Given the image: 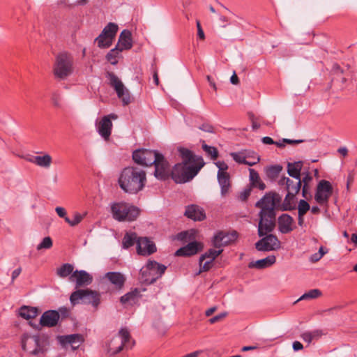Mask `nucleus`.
Here are the masks:
<instances>
[{
	"instance_id": "nucleus-52",
	"label": "nucleus",
	"mask_w": 357,
	"mask_h": 357,
	"mask_svg": "<svg viewBox=\"0 0 357 357\" xmlns=\"http://www.w3.org/2000/svg\"><path fill=\"white\" fill-rule=\"evenodd\" d=\"M212 263H213V261H211V259H207L206 261H205L204 262L203 261L202 264L199 263V266H200L199 273L202 271H208L211 268Z\"/></svg>"
},
{
	"instance_id": "nucleus-62",
	"label": "nucleus",
	"mask_w": 357,
	"mask_h": 357,
	"mask_svg": "<svg viewBox=\"0 0 357 357\" xmlns=\"http://www.w3.org/2000/svg\"><path fill=\"white\" fill-rule=\"evenodd\" d=\"M22 271V268H16L15 270H14L12 273V282H13V281L15 280V278H17L19 275L20 274Z\"/></svg>"
},
{
	"instance_id": "nucleus-56",
	"label": "nucleus",
	"mask_w": 357,
	"mask_h": 357,
	"mask_svg": "<svg viewBox=\"0 0 357 357\" xmlns=\"http://www.w3.org/2000/svg\"><path fill=\"white\" fill-rule=\"evenodd\" d=\"M199 128L204 132H213V127L208 123H203Z\"/></svg>"
},
{
	"instance_id": "nucleus-17",
	"label": "nucleus",
	"mask_w": 357,
	"mask_h": 357,
	"mask_svg": "<svg viewBox=\"0 0 357 357\" xmlns=\"http://www.w3.org/2000/svg\"><path fill=\"white\" fill-rule=\"evenodd\" d=\"M70 280L75 281L76 287H82L89 285L92 282L93 278L91 275L85 271H75L70 276Z\"/></svg>"
},
{
	"instance_id": "nucleus-54",
	"label": "nucleus",
	"mask_w": 357,
	"mask_h": 357,
	"mask_svg": "<svg viewBox=\"0 0 357 357\" xmlns=\"http://www.w3.org/2000/svg\"><path fill=\"white\" fill-rule=\"evenodd\" d=\"M227 312H222L218 315H215V317L211 318L209 319V322L210 324H215L219 321H220L221 319H222L223 318H225L226 316H227Z\"/></svg>"
},
{
	"instance_id": "nucleus-64",
	"label": "nucleus",
	"mask_w": 357,
	"mask_h": 357,
	"mask_svg": "<svg viewBox=\"0 0 357 357\" xmlns=\"http://www.w3.org/2000/svg\"><path fill=\"white\" fill-rule=\"evenodd\" d=\"M321 256L318 253H314L310 257V261L312 262H317L321 259Z\"/></svg>"
},
{
	"instance_id": "nucleus-50",
	"label": "nucleus",
	"mask_w": 357,
	"mask_h": 357,
	"mask_svg": "<svg viewBox=\"0 0 357 357\" xmlns=\"http://www.w3.org/2000/svg\"><path fill=\"white\" fill-rule=\"evenodd\" d=\"M52 246V240L50 237H45L42 242L37 245V250L50 249Z\"/></svg>"
},
{
	"instance_id": "nucleus-2",
	"label": "nucleus",
	"mask_w": 357,
	"mask_h": 357,
	"mask_svg": "<svg viewBox=\"0 0 357 357\" xmlns=\"http://www.w3.org/2000/svg\"><path fill=\"white\" fill-rule=\"evenodd\" d=\"M21 342L23 350L33 356H43L47 350L48 340L45 336L24 334Z\"/></svg>"
},
{
	"instance_id": "nucleus-48",
	"label": "nucleus",
	"mask_w": 357,
	"mask_h": 357,
	"mask_svg": "<svg viewBox=\"0 0 357 357\" xmlns=\"http://www.w3.org/2000/svg\"><path fill=\"white\" fill-rule=\"evenodd\" d=\"M202 149L213 160L218 158V152L216 148L204 144L202 145Z\"/></svg>"
},
{
	"instance_id": "nucleus-26",
	"label": "nucleus",
	"mask_w": 357,
	"mask_h": 357,
	"mask_svg": "<svg viewBox=\"0 0 357 357\" xmlns=\"http://www.w3.org/2000/svg\"><path fill=\"white\" fill-rule=\"evenodd\" d=\"M116 47L120 50H130L132 47L131 32L124 29L119 36V41Z\"/></svg>"
},
{
	"instance_id": "nucleus-18",
	"label": "nucleus",
	"mask_w": 357,
	"mask_h": 357,
	"mask_svg": "<svg viewBox=\"0 0 357 357\" xmlns=\"http://www.w3.org/2000/svg\"><path fill=\"white\" fill-rule=\"evenodd\" d=\"M278 229L282 234H288L294 230V219L293 218L284 213L279 216L278 220Z\"/></svg>"
},
{
	"instance_id": "nucleus-60",
	"label": "nucleus",
	"mask_w": 357,
	"mask_h": 357,
	"mask_svg": "<svg viewBox=\"0 0 357 357\" xmlns=\"http://www.w3.org/2000/svg\"><path fill=\"white\" fill-rule=\"evenodd\" d=\"M312 179V176L309 173H306L304 174L303 178L301 179V183L303 182L304 183L303 185H308Z\"/></svg>"
},
{
	"instance_id": "nucleus-39",
	"label": "nucleus",
	"mask_w": 357,
	"mask_h": 357,
	"mask_svg": "<svg viewBox=\"0 0 357 357\" xmlns=\"http://www.w3.org/2000/svg\"><path fill=\"white\" fill-rule=\"evenodd\" d=\"M222 252V249L214 250L210 249L205 254L202 255L199 257V263L202 264L206 259H211V261H213L215 259L220 255Z\"/></svg>"
},
{
	"instance_id": "nucleus-3",
	"label": "nucleus",
	"mask_w": 357,
	"mask_h": 357,
	"mask_svg": "<svg viewBox=\"0 0 357 357\" xmlns=\"http://www.w3.org/2000/svg\"><path fill=\"white\" fill-rule=\"evenodd\" d=\"M203 166L204 163H177L172 169L171 177L176 183H185L192 180Z\"/></svg>"
},
{
	"instance_id": "nucleus-12",
	"label": "nucleus",
	"mask_w": 357,
	"mask_h": 357,
	"mask_svg": "<svg viewBox=\"0 0 357 357\" xmlns=\"http://www.w3.org/2000/svg\"><path fill=\"white\" fill-rule=\"evenodd\" d=\"M280 247L281 243L278 237L271 234H266L255 243L256 249L261 252L277 250L280 249Z\"/></svg>"
},
{
	"instance_id": "nucleus-24",
	"label": "nucleus",
	"mask_w": 357,
	"mask_h": 357,
	"mask_svg": "<svg viewBox=\"0 0 357 357\" xmlns=\"http://www.w3.org/2000/svg\"><path fill=\"white\" fill-rule=\"evenodd\" d=\"M112 122L108 116H103L102 120L97 125V130L99 135L105 139H108L111 135Z\"/></svg>"
},
{
	"instance_id": "nucleus-31",
	"label": "nucleus",
	"mask_w": 357,
	"mask_h": 357,
	"mask_svg": "<svg viewBox=\"0 0 357 357\" xmlns=\"http://www.w3.org/2000/svg\"><path fill=\"white\" fill-rule=\"evenodd\" d=\"M218 183L221 188V195L222 196L226 195V194L229 192L230 188V176L229 174L227 173L218 172L217 174Z\"/></svg>"
},
{
	"instance_id": "nucleus-44",
	"label": "nucleus",
	"mask_w": 357,
	"mask_h": 357,
	"mask_svg": "<svg viewBox=\"0 0 357 357\" xmlns=\"http://www.w3.org/2000/svg\"><path fill=\"white\" fill-rule=\"evenodd\" d=\"M121 52L119 48L118 49L115 47L107 54L106 59L110 62L112 65H116L118 63L117 58Z\"/></svg>"
},
{
	"instance_id": "nucleus-37",
	"label": "nucleus",
	"mask_w": 357,
	"mask_h": 357,
	"mask_svg": "<svg viewBox=\"0 0 357 357\" xmlns=\"http://www.w3.org/2000/svg\"><path fill=\"white\" fill-rule=\"evenodd\" d=\"M138 238H139L137 237L135 232H126L122 241L123 248L128 249L130 247L134 245L135 243L137 244Z\"/></svg>"
},
{
	"instance_id": "nucleus-32",
	"label": "nucleus",
	"mask_w": 357,
	"mask_h": 357,
	"mask_svg": "<svg viewBox=\"0 0 357 357\" xmlns=\"http://www.w3.org/2000/svg\"><path fill=\"white\" fill-rule=\"evenodd\" d=\"M303 162L297 161L289 162L287 165V173L294 179H301V172L303 167Z\"/></svg>"
},
{
	"instance_id": "nucleus-29",
	"label": "nucleus",
	"mask_w": 357,
	"mask_h": 357,
	"mask_svg": "<svg viewBox=\"0 0 357 357\" xmlns=\"http://www.w3.org/2000/svg\"><path fill=\"white\" fill-rule=\"evenodd\" d=\"M83 338L81 335L73 334L61 337V343L64 345L70 344L73 350L76 349L82 342Z\"/></svg>"
},
{
	"instance_id": "nucleus-63",
	"label": "nucleus",
	"mask_w": 357,
	"mask_h": 357,
	"mask_svg": "<svg viewBox=\"0 0 357 357\" xmlns=\"http://www.w3.org/2000/svg\"><path fill=\"white\" fill-rule=\"evenodd\" d=\"M261 140L265 144H274L275 143V141L270 137H264Z\"/></svg>"
},
{
	"instance_id": "nucleus-49",
	"label": "nucleus",
	"mask_w": 357,
	"mask_h": 357,
	"mask_svg": "<svg viewBox=\"0 0 357 357\" xmlns=\"http://www.w3.org/2000/svg\"><path fill=\"white\" fill-rule=\"evenodd\" d=\"M84 215L79 213H76L74 215V218L70 220L69 218H66V222L69 224L71 227L77 225L84 218Z\"/></svg>"
},
{
	"instance_id": "nucleus-22",
	"label": "nucleus",
	"mask_w": 357,
	"mask_h": 357,
	"mask_svg": "<svg viewBox=\"0 0 357 357\" xmlns=\"http://www.w3.org/2000/svg\"><path fill=\"white\" fill-rule=\"evenodd\" d=\"M177 150L179 153L180 157L183 160L182 163H187V164L204 163L202 159H201V158H198L197 155H194L193 153L188 149L180 146V147H178Z\"/></svg>"
},
{
	"instance_id": "nucleus-34",
	"label": "nucleus",
	"mask_w": 357,
	"mask_h": 357,
	"mask_svg": "<svg viewBox=\"0 0 357 357\" xmlns=\"http://www.w3.org/2000/svg\"><path fill=\"white\" fill-rule=\"evenodd\" d=\"M38 314V308L35 307L22 306L19 310V315L26 319L35 318Z\"/></svg>"
},
{
	"instance_id": "nucleus-30",
	"label": "nucleus",
	"mask_w": 357,
	"mask_h": 357,
	"mask_svg": "<svg viewBox=\"0 0 357 357\" xmlns=\"http://www.w3.org/2000/svg\"><path fill=\"white\" fill-rule=\"evenodd\" d=\"M28 161L43 168H49L52 164V158L49 154L43 155L31 156Z\"/></svg>"
},
{
	"instance_id": "nucleus-33",
	"label": "nucleus",
	"mask_w": 357,
	"mask_h": 357,
	"mask_svg": "<svg viewBox=\"0 0 357 357\" xmlns=\"http://www.w3.org/2000/svg\"><path fill=\"white\" fill-rule=\"evenodd\" d=\"M229 236L224 232L218 233L213 239V245L218 249H222L229 242Z\"/></svg>"
},
{
	"instance_id": "nucleus-27",
	"label": "nucleus",
	"mask_w": 357,
	"mask_h": 357,
	"mask_svg": "<svg viewBox=\"0 0 357 357\" xmlns=\"http://www.w3.org/2000/svg\"><path fill=\"white\" fill-rule=\"evenodd\" d=\"M276 261L275 255H269L264 259H259L255 261H251L248 264L250 268L263 269L269 267L274 264Z\"/></svg>"
},
{
	"instance_id": "nucleus-41",
	"label": "nucleus",
	"mask_w": 357,
	"mask_h": 357,
	"mask_svg": "<svg viewBox=\"0 0 357 357\" xmlns=\"http://www.w3.org/2000/svg\"><path fill=\"white\" fill-rule=\"evenodd\" d=\"M296 195H290L287 193L282 205L283 211H292L296 208V205L294 203V197Z\"/></svg>"
},
{
	"instance_id": "nucleus-51",
	"label": "nucleus",
	"mask_w": 357,
	"mask_h": 357,
	"mask_svg": "<svg viewBox=\"0 0 357 357\" xmlns=\"http://www.w3.org/2000/svg\"><path fill=\"white\" fill-rule=\"evenodd\" d=\"M51 100H52V102L54 107H58V108L61 107V94L59 92H57V91L53 92L52 93Z\"/></svg>"
},
{
	"instance_id": "nucleus-5",
	"label": "nucleus",
	"mask_w": 357,
	"mask_h": 357,
	"mask_svg": "<svg viewBox=\"0 0 357 357\" xmlns=\"http://www.w3.org/2000/svg\"><path fill=\"white\" fill-rule=\"evenodd\" d=\"M167 266L155 261L149 260L146 264L140 269V280L142 282L151 284L162 277Z\"/></svg>"
},
{
	"instance_id": "nucleus-9",
	"label": "nucleus",
	"mask_w": 357,
	"mask_h": 357,
	"mask_svg": "<svg viewBox=\"0 0 357 357\" xmlns=\"http://www.w3.org/2000/svg\"><path fill=\"white\" fill-rule=\"evenodd\" d=\"M106 78L109 81V85L115 90L118 98L122 100L123 105L130 103V96L129 91L121 79L112 72H107Z\"/></svg>"
},
{
	"instance_id": "nucleus-47",
	"label": "nucleus",
	"mask_w": 357,
	"mask_h": 357,
	"mask_svg": "<svg viewBox=\"0 0 357 357\" xmlns=\"http://www.w3.org/2000/svg\"><path fill=\"white\" fill-rule=\"evenodd\" d=\"M310 209V206L304 199H301L298 205V216H304V215Z\"/></svg>"
},
{
	"instance_id": "nucleus-45",
	"label": "nucleus",
	"mask_w": 357,
	"mask_h": 357,
	"mask_svg": "<svg viewBox=\"0 0 357 357\" xmlns=\"http://www.w3.org/2000/svg\"><path fill=\"white\" fill-rule=\"evenodd\" d=\"M282 166L279 165H272L266 169V176L271 179H275L278 176L279 174L282 171Z\"/></svg>"
},
{
	"instance_id": "nucleus-8",
	"label": "nucleus",
	"mask_w": 357,
	"mask_h": 357,
	"mask_svg": "<svg viewBox=\"0 0 357 357\" xmlns=\"http://www.w3.org/2000/svg\"><path fill=\"white\" fill-rule=\"evenodd\" d=\"M70 301L73 305L79 303L91 304L97 307L100 303V294L91 289H79L73 292L70 296Z\"/></svg>"
},
{
	"instance_id": "nucleus-53",
	"label": "nucleus",
	"mask_w": 357,
	"mask_h": 357,
	"mask_svg": "<svg viewBox=\"0 0 357 357\" xmlns=\"http://www.w3.org/2000/svg\"><path fill=\"white\" fill-rule=\"evenodd\" d=\"M215 164L218 168V172L227 173L228 165L224 161H218Z\"/></svg>"
},
{
	"instance_id": "nucleus-38",
	"label": "nucleus",
	"mask_w": 357,
	"mask_h": 357,
	"mask_svg": "<svg viewBox=\"0 0 357 357\" xmlns=\"http://www.w3.org/2000/svg\"><path fill=\"white\" fill-rule=\"evenodd\" d=\"M74 267L72 264H64L56 270V274L60 278H64L68 275H71L73 273Z\"/></svg>"
},
{
	"instance_id": "nucleus-10",
	"label": "nucleus",
	"mask_w": 357,
	"mask_h": 357,
	"mask_svg": "<svg viewBox=\"0 0 357 357\" xmlns=\"http://www.w3.org/2000/svg\"><path fill=\"white\" fill-rule=\"evenodd\" d=\"M259 222L258 225V235L260 237L271 233L275 227V213H259Z\"/></svg>"
},
{
	"instance_id": "nucleus-46",
	"label": "nucleus",
	"mask_w": 357,
	"mask_h": 357,
	"mask_svg": "<svg viewBox=\"0 0 357 357\" xmlns=\"http://www.w3.org/2000/svg\"><path fill=\"white\" fill-rule=\"evenodd\" d=\"M231 155L234 160L239 164H245L248 166L255 165V162H247L246 156L242 153H231Z\"/></svg>"
},
{
	"instance_id": "nucleus-14",
	"label": "nucleus",
	"mask_w": 357,
	"mask_h": 357,
	"mask_svg": "<svg viewBox=\"0 0 357 357\" xmlns=\"http://www.w3.org/2000/svg\"><path fill=\"white\" fill-rule=\"evenodd\" d=\"M333 193V187L326 180H321L317 186L314 195L316 202L319 204H326Z\"/></svg>"
},
{
	"instance_id": "nucleus-19",
	"label": "nucleus",
	"mask_w": 357,
	"mask_h": 357,
	"mask_svg": "<svg viewBox=\"0 0 357 357\" xmlns=\"http://www.w3.org/2000/svg\"><path fill=\"white\" fill-rule=\"evenodd\" d=\"M59 319V314L56 310L45 312L40 317V324L43 326L53 327L56 326Z\"/></svg>"
},
{
	"instance_id": "nucleus-6",
	"label": "nucleus",
	"mask_w": 357,
	"mask_h": 357,
	"mask_svg": "<svg viewBox=\"0 0 357 357\" xmlns=\"http://www.w3.org/2000/svg\"><path fill=\"white\" fill-rule=\"evenodd\" d=\"M113 218L118 221H133L139 214L137 207L125 202H114L111 205Z\"/></svg>"
},
{
	"instance_id": "nucleus-13",
	"label": "nucleus",
	"mask_w": 357,
	"mask_h": 357,
	"mask_svg": "<svg viewBox=\"0 0 357 357\" xmlns=\"http://www.w3.org/2000/svg\"><path fill=\"white\" fill-rule=\"evenodd\" d=\"M153 165L155 166L154 176L158 179L166 180L171 176L170 165L162 154L159 153Z\"/></svg>"
},
{
	"instance_id": "nucleus-23",
	"label": "nucleus",
	"mask_w": 357,
	"mask_h": 357,
	"mask_svg": "<svg viewBox=\"0 0 357 357\" xmlns=\"http://www.w3.org/2000/svg\"><path fill=\"white\" fill-rule=\"evenodd\" d=\"M144 290V289H142V291ZM141 293V289L135 288L130 292H128L125 295L122 296L120 298V301L123 305H133L136 304L142 297Z\"/></svg>"
},
{
	"instance_id": "nucleus-1",
	"label": "nucleus",
	"mask_w": 357,
	"mask_h": 357,
	"mask_svg": "<svg viewBox=\"0 0 357 357\" xmlns=\"http://www.w3.org/2000/svg\"><path fill=\"white\" fill-rule=\"evenodd\" d=\"M146 182V172L135 167H125L121 171L118 180L120 188L129 194H137L142 190Z\"/></svg>"
},
{
	"instance_id": "nucleus-25",
	"label": "nucleus",
	"mask_w": 357,
	"mask_h": 357,
	"mask_svg": "<svg viewBox=\"0 0 357 357\" xmlns=\"http://www.w3.org/2000/svg\"><path fill=\"white\" fill-rule=\"evenodd\" d=\"M185 215L195 221H201L206 218L203 209L194 204L187 206Z\"/></svg>"
},
{
	"instance_id": "nucleus-43",
	"label": "nucleus",
	"mask_w": 357,
	"mask_h": 357,
	"mask_svg": "<svg viewBox=\"0 0 357 357\" xmlns=\"http://www.w3.org/2000/svg\"><path fill=\"white\" fill-rule=\"evenodd\" d=\"M118 31V26L112 22H109L102 31V33L105 34V36L112 38V40L114 38L115 35Z\"/></svg>"
},
{
	"instance_id": "nucleus-15",
	"label": "nucleus",
	"mask_w": 357,
	"mask_h": 357,
	"mask_svg": "<svg viewBox=\"0 0 357 357\" xmlns=\"http://www.w3.org/2000/svg\"><path fill=\"white\" fill-rule=\"evenodd\" d=\"M156 251L155 245L146 237L139 238L137 241V252L142 256H148Z\"/></svg>"
},
{
	"instance_id": "nucleus-21",
	"label": "nucleus",
	"mask_w": 357,
	"mask_h": 357,
	"mask_svg": "<svg viewBox=\"0 0 357 357\" xmlns=\"http://www.w3.org/2000/svg\"><path fill=\"white\" fill-rule=\"evenodd\" d=\"M255 206L261 208L259 213H275V204L273 198L270 195H264L256 203Z\"/></svg>"
},
{
	"instance_id": "nucleus-55",
	"label": "nucleus",
	"mask_w": 357,
	"mask_h": 357,
	"mask_svg": "<svg viewBox=\"0 0 357 357\" xmlns=\"http://www.w3.org/2000/svg\"><path fill=\"white\" fill-rule=\"evenodd\" d=\"M55 211L56 213H57V215L60 217V218H64V220H66V218H68L66 216V211L65 210L64 208L63 207H61V206H57L55 208Z\"/></svg>"
},
{
	"instance_id": "nucleus-61",
	"label": "nucleus",
	"mask_w": 357,
	"mask_h": 357,
	"mask_svg": "<svg viewBox=\"0 0 357 357\" xmlns=\"http://www.w3.org/2000/svg\"><path fill=\"white\" fill-rule=\"evenodd\" d=\"M292 347L293 349L296 351L301 350L303 348V344L298 341L294 342Z\"/></svg>"
},
{
	"instance_id": "nucleus-36",
	"label": "nucleus",
	"mask_w": 357,
	"mask_h": 357,
	"mask_svg": "<svg viewBox=\"0 0 357 357\" xmlns=\"http://www.w3.org/2000/svg\"><path fill=\"white\" fill-rule=\"evenodd\" d=\"M323 335L324 333L321 330L316 329L312 331H305L301 334V337L303 341L310 344L312 340H318Z\"/></svg>"
},
{
	"instance_id": "nucleus-11",
	"label": "nucleus",
	"mask_w": 357,
	"mask_h": 357,
	"mask_svg": "<svg viewBox=\"0 0 357 357\" xmlns=\"http://www.w3.org/2000/svg\"><path fill=\"white\" fill-rule=\"evenodd\" d=\"M160 153L149 149H138L133 152L132 159L135 163L144 166H150L155 162Z\"/></svg>"
},
{
	"instance_id": "nucleus-20",
	"label": "nucleus",
	"mask_w": 357,
	"mask_h": 357,
	"mask_svg": "<svg viewBox=\"0 0 357 357\" xmlns=\"http://www.w3.org/2000/svg\"><path fill=\"white\" fill-rule=\"evenodd\" d=\"M202 248V245L201 243L192 241L177 250L175 255L176 256L189 257L197 254Z\"/></svg>"
},
{
	"instance_id": "nucleus-57",
	"label": "nucleus",
	"mask_w": 357,
	"mask_h": 357,
	"mask_svg": "<svg viewBox=\"0 0 357 357\" xmlns=\"http://www.w3.org/2000/svg\"><path fill=\"white\" fill-rule=\"evenodd\" d=\"M251 193V189L250 188H246L245 189L240 195V199L242 201H245L247 199V198L250 196Z\"/></svg>"
},
{
	"instance_id": "nucleus-42",
	"label": "nucleus",
	"mask_w": 357,
	"mask_h": 357,
	"mask_svg": "<svg viewBox=\"0 0 357 357\" xmlns=\"http://www.w3.org/2000/svg\"><path fill=\"white\" fill-rule=\"evenodd\" d=\"M321 295V291L319 289H314L303 294L296 302L298 303L300 301L303 300H312L319 297Z\"/></svg>"
},
{
	"instance_id": "nucleus-40",
	"label": "nucleus",
	"mask_w": 357,
	"mask_h": 357,
	"mask_svg": "<svg viewBox=\"0 0 357 357\" xmlns=\"http://www.w3.org/2000/svg\"><path fill=\"white\" fill-rule=\"evenodd\" d=\"M113 40L108 36H105L103 33H101L96 38L95 42L98 43L100 48H107L112 44Z\"/></svg>"
},
{
	"instance_id": "nucleus-4",
	"label": "nucleus",
	"mask_w": 357,
	"mask_h": 357,
	"mask_svg": "<svg viewBox=\"0 0 357 357\" xmlns=\"http://www.w3.org/2000/svg\"><path fill=\"white\" fill-rule=\"evenodd\" d=\"M53 73L56 78L66 79L73 73V59L70 54L66 52L59 54L54 64Z\"/></svg>"
},
{
	"instance_id": "nucleus-58",
	"label": "nucleus",
	"mask_w": 357,
	"mask_h": 357,
	"mask_svg": "<svg viewBox=\"0 0 357 357\" xmlns=\"http://www.w3.org/2000/svg\"><path fill=\"white\" fill-rule=\"evenodd\" d=\"M197 35L200 39H204L205 35L204 32L201 26L200 22L199 20L197 21Z\"/></svg>"
},
{
	"instance_id": "nucleus-16",
	"label": "nucleus",
	"mask_w": 357,
	"mask_h": 357,
	"mask_svg": "<svg viewBox=\"0 0 357 357\" xmlns=\"http://www.w3.org/2000/svg\"><path fill=\"white\" fill-rule=\"evenodd\" d=\"M281 186L285 185L287 193L296 195L301 188V179H291L289 177L282 176L278 181Z\"/></svg>"
},
{
	"instance_id": "nucleus-7",
	"label": "nucleus",
	"mask_w": 357,
	"mask_h": 357,
	"mask_svg": "<svg viewBox=\"0 0 357 357\" xmlns=\"http://www.w3.org/2000/svg\"><path fill=\"white\" fill-rule=\"evenodd\" d=\"M130 335L126 328H121L105 344V349L109 355H115L120 352L123 347H128Z\"/></svg>"
},
{
	"instance_id": "nucleus-59",
	"label": "nucleus",
	"mask_w": 357,
	"mask_h": 357,
	"mask_svg": "<svg viewBox=\"0 0 357 357\" xmlns=\"http://www.w3.org/2000/svg\"><path fill=\"white\" fill-rule=\"evenodd\" d=\"M303 142H304V140H303V139H285V138L282 139V142H285L286 144H291V145L298 144L302 143Z\"/></svg>"
},
{
	"instance_id": "nucleus-35",
	"label": "nucleus",
	"mask_w": 357,
	"mask_h": 357,
	"mask_svg": "<svg viewBox=\"0 0 357 357\" xmlns=\"http://www.w3.org/2000/svg\"><path fill=\"white\" fill-rule=\"evenodd\" d=\"M250 172V184L252 187L258 188L260 190H264L266 185L261 180L259 174L253 169H249Z\"/></svg>"
},
{
	"instance_id": "nucleus-28",
	"label": "nucleus",
	"mask_w": 357,
	"mask_h": 357,
	"mask_svg": "<svg viewBox=\"0 0 357 357\" xmlns=\"http://www.w3.org/2000/svg\"><path fill=\"white\" fill-rule=\"evenodd\" d=\"M105 278L118 289H121L126 282L125 276L120 272H108Z\"/></svg>"
}]
</instances>
